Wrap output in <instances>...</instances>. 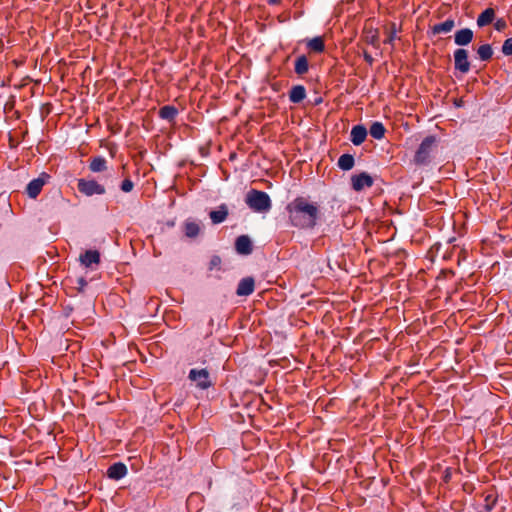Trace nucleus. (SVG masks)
Wrapping results in <instances>:
<instances>
[{"mask_svg": "<svg viewBox=\"0 0 512 512\" xmlns=\"http://www.w3.org/2000/svg\"><path fill=\"white\" fill-rule=\"evenodd\" d=\"M285 210L290 225L299 230L314 229L321 217L319 203L312 201L309 196H297L286 205Z\"/></svg>", "mask_w": 512, "mask_h": 512, "instance_id": "f257e3e1", "label": "nucleus"}, {"mask_svg": "<svg viewBox=\"0 0 512 512\" xmlns=\"http://www.w3.org/2000/svg\"><path fill=\"white\" fill-rule=\"evenodd\" d=\"M438 140L434 135L426 136L415 151L413 162L416 166H427L431 163L437 148Z\"/></svg>", "mask_w": 512, "mask_h": 512, "instance_id": "f03ea898", "label": "nucleus"}, {"mask_svg": "<svg viewBox=\"0 0 512 512\" xmlns=\"http://www.w3.org/2000/svg\"><path fill=\"white\" fill-rule=\"evenodd\" d=\"M245 202L253 211L258 213L268 212L272 206L269 195L256 189H251L247 193Z\"/></svg>", "mask_w": 512, "mask_h": 512, "instance_id": "7ed1b4c3", "label": "nucleus"}, {"mask_svg": "<svg viewBox=\"0 0 512 512\" xmlns=\"http://www.w3.org/2000/svg\"><path fill=\"white\" fill-rule=\"evenodd\" d=\"M188 379L199 390H207L214 386V381L207 368H192L188 373Z\"/></svg>", "mask_w": 512, "mask_h": 512, "instance_id": "20e7f679", "label": "nucleus"}, {"mask_svg": "<svg viewBox=\"0 0 512 512\" xmlns=\"http://www.w3.org/2000/svg\"><path fill=\"white\" fill-rule=\"evenodd\" d=\"M77 189L82 195L87 197H91L94 195H104L106 193L105 186L94 179H78Z\"/></svg>", "mask_w": 512, "mask_h": 512, "instance_id": "39448f33", "label": "nucleus"}, {"mask_svg": "<svg viewBox=\"0 0 512 512\" xmlns=\"http://www.w3.org/2000/svg\"><path fill=\"white\" fill-rule=\"evenodd\" d=\"M50 175L42 172L37 178L31 180L26 186V193L31 199H36L45 184L50 180Z\"/></svg>", "mask_w": 512, "mask_h": 512, "instance_id": "423d86ee", "label": "nucleus"}, {"mask_svg": "<svg viewBox=\"0 0 512 512\" xmlns=\"http://www.w3.org/2000/svg\"><path fill=\"white\" fill-rule=\"evenodd\" d=\"M454 68L455 70L466 74L470 70V62L468 60V51L464 48H458L454 51Z\"/></svg>", "mask_w": 512, "mask_h": 512, "instance_id": "0eeeda50", "label": "nucleus"}, {"mask_svg": "<svg viewBox=\"0 0 512 512\" xmlns=\"http://www.w3.org/2000/svg\"><path fill=\"white\" fill-rule=\"evenodd\" d=\"M373 183V178L366 172L351 177L352 188L357 192L362 191L366 187H371Z\"/></svg>", "mask_w": 512, "mask_h": 512, "instance_id": "6e6552de", "label": "nucleus"}, {"mask_svg": "<svg viewBox=\"0 0 512 512\" xmlns=\"http://www.w3.org/2000/svg\"><path fill=\"white\" fill-rule=\"evenodd\" d=\"M235 250L240 255H249L253 251V244L248 235H240L235 241Z\"/></svg>", "mask_w": 512, "mask_h": 512, "instance_id": "1a4fd4ad", "label": "nucleus"}, {"mask_svg": "<svg viewBox=\"0 0 512 512\" xmlns=\"http://www.w3.org/2000/svg\"><path fill=\"white\" fill-rule=\"evenodd\" d=\"M455 27V20L453 18H448L444 22L434 24L430 26L428 34L433 36L440 34H447L451 32Z\"/></svg>", "mask_w": 512, "mask_h": 512, "instance_id": "9d476101", "label": "nucleus"}, {"mask_svg": "<svg viewBox=\"0 0 512 512\" xmlns=\"http://www.w3.org/2000/svg\"><path fill=\"white\" fill-rule=\"evenodd\" d=\"M474 37V32L470 28H462L454 34V43L458 46L469 45Z\"/></svg>", "mask_w": 512, "mask_h": 512, "instance_id": "9b49d317", "label": "nucleus"}, {"mask_svg": "<svg viewBox=\"0 0 512 512\" xmlns=\"http://www.w3.org/2000/svg\"><path fill=\"white\" fill-rule=\"evenodd\" d=\"M255 281L253 277H245L238 283L236 294L238 296H249L254 292Z\"/></svg>", "mask_w": 512, "mask_h": 512, "instance_id": "f8f14e48", "label": "nucleus"}, {"mask_svg": "<svg viewBox=\"0 0 512 512\" xmlns=\"http://www.w3.org/2000/svg\"><path fill=\"white\" fill-rule=\"evenodd\" d=\"M127 467L122 462L112 464L107 470V477L112 480H120L127 475Z\"/></svg>", "mask_w": 512, "mask_h": 512, "instance_id": "ddd939ff", "label": "nucleus"}, {"mask_svg": "<svg viewBox=\"0 0 512 512\" xmlns=\"http://www.w3.org/2000/svg\"><path fill=\"white\" fill-rule=\"evenodd\" d=\"M367 137V129L363 125H355L351 129L350 140L355 146L361 145Z\"/></svg>", "mask_w": 512, "mask_h": 512, "instance_id": "4468645a", "label": "nucleus"}, {"mask_svg": "<svg viewBox=\"0 0 512 512\" xmlns=\"http://www.w3.org/2000/svg\"><path fill=\"white\" fill-rule=\"evenodd\" d=\"M88 168L93 173L104 172L107 170V160L103 156L91 157Z\"/></svg>", "mask_w": 512, "mask_h": 512, "instance_id": "2eb2a0df", "label": "nucleus"}, {"mask_svg": "<svg viewBox=\"0 0 512 512\" xmlns=\"http://www.w3.org/2000/svg\"><path fill=\"white\" fill-rule=\"evenodd\" d=\"M80 261L85 267L100 263V253L97 250H87L80 255Z\"/></svg>", "mask_w": 512, "mask_h": 512, "instance_id": "dca6fc26", "label": "nucleus"}, {"mask_svg": "<svg viewBox=\"0 0 512 512\" xmlns=\"http://www.w3.org/2000/svg\"><path fill=\"white\" fill-rule=\"evenodd\" d=\"M210 219L213 224H219L226 220L228 216V207L226 204H221L217 210L209 213Z\"/></svg>", "mask_w": 512, "mask_h": 512, "instance_id": "f3484780", "label": "nucleus"}, {"mask_svg": "<svg viewBox=\"0 0 512 512\" xmlns=\"http://www.w3.org/2000/svg\"><path fill=\"white\" fill-rule=\"evenodd\" d=\"M306 46L307 49L313 53H322L325 51V42L321 36L306 40Z\"/></svg>", "mask_w": 512, "mask_h": 512, "instance_id": "a211bd4d", "label": "nucleus"}, {"mask_svg": "<svg viewBox=\"0 0 512 512\" xmlns=\"http://www.w3.org/2000/svg\"><path fill=\"white\" fill-rule=\"evenodd\" d=\"M306 98V89L303 85H295L289 91V100L292 103H300Z\"/></svg>", "mask_w": 512, "mask_h": 512, "instance_id": "6ab92c4d", "label": "nucleus"}, {"mask_svg": "<svg viewBox=\"0 0 512 512\" xmlns=\"http://www.w3.org/2000/svg\"><path fill=\"white\" fill-rule=\"evenodd\" d=\"M178 115V109L172 105H165L159 109V117L167 120L174 121Z\"/></svg>", "mask_w": 512, "mask_h": 512, "instance_id": "aec40b11", "label": "nucleus"}, {"mask_svg": "<svg viewBox=\"0 0 512 512\" xmlns=\"http://www.w3.org/2000/svg\"><path fill=\"white\" fill-rule=\"evenodd\" d=\"M495 17V11L493 8L485 9L477 18V25L479 27H484L492 23Z\"/></svg>", "mask_w": 512, "mask_h": 512, "instance_id": "412c9836", "label": "nucleus"}, {"mask_svg": "<svg viewBox=\"0 0 512 512\" xmlns=\"http://www.w3.org/2000/svg\"><path fill=\"white\" fill-rule=\"evenodd\" d=\"M309 70V62H308V59L305 55H301L299 56L296 60H295V64H294V71L297 75L299 76H302L304 74H306Z\"/></svg>", "mask_w": 512, "mask_h": 512, "instance_id": "4be33fe9", "label": "nucleus"}, {"mask_svg": "<svg viewBox=\"0 0 512 512\" xmlns=\"http://www.w3.org/2000/svg\"><path fill=\"white\" fill-rule=\"evenodd\" d=\"M338 167L344 171L351 170L355 165V160L351 154H343L338 159Z\"/></svg>", "mask_w": 512, "mask_h": 512, "instance_id": "5701e85b", "label": "nucleus"}, {"mask_svg": "<svg viewBox=\"0 0 512 512\" xmlns=\"http://www.w3.org/2000/svg\"><path fill=\"white\" fill-rule=\"evenodd\" d=\"M201 231L199 223L195 221H186L184 224V233L189 238H195Z\"/></svg>", "mask_w": 512, "mask_h": 512, "instance_id": "b1692460", "label": "nucleus"}, {"mask_svg": "<svg viewBox=\"0 0 512 512\" xmlns=\"http://www.w3.org/2000/svg\"><path fill=\"white\" fill-rule=\"evenodd\" d=\"M385 132H386V129H385L384 125L378 121L373 122L369 129L370 135L377 140L382 139L385 135Z\"/></svg>", "mask_w": 512, "mask_h": 512, "instance_id": "393cba45", "label": "nucleus"}, {"mask_svg": "<svg viewBox=\"0 0 512 512\" xmlns=\"http://www.w3.org/2000/svg\"><path fill=\"white\" fill-rule=\"evenodd\" d=\"M477 55L481 61H489L493 56V49L490 44H483L478 47Z\"/></svg>", "mask_w": 512, "mask_h": 512, "instance_id": "a878e982", "label": "nucleus"}, {"mask_svg": "<svg viewBox=\"0 0 512 512\" xmlns=\"http://www.w3.org/2000/svg\"><path fill=\"white\" fill-rule=\"evenodd\" d=\"M397 26L395 23H391L388 29V36L385 39L384 43L393 44V41L397 38Z\"/></svg>", "mask_w": 512, "mask_h": 512, "instance_id": "bb28decb", "label": "nucleus"}, {"mask_svg": "<svg viewBox=\"0 0 512 512\" xmlns=\"http://www.w3.org/2000/svg\"><path fill=\"white\" fill-rule=\"evenodd\" d=\"M496 502H497V497L493 494H488L486 497H485V508L487 511H491L495 505H496Z\"/></svg>", "mask_w": 512, "mask_h": 512, "instance_id": "cd10ccee", "label": "nucleus"}, {"mask_svg": "<svg viewBox=\"0 0 512 512\" xmlns=\"http://www.w3.org/2000/svg\"><path fill=\"white\" fill-rule=\"evenodd\" d=\"M133 188H134V183L129 178L124 179L120 185V189L125 193L131 192L133 190Z\"/></svg>", "mask_w": 512, "mask_h": 512, "instance_id": "c85d7f7f", "label": "nucleus"}, {"mask_svg": "<svg viewBox=\"0 0 512 512\" xmlns=\"http://www.w3.org/2000/svg\"><path fill=\"white\" fill-rule=\"evenodd\" d=\"M502 53L505 55V56H510L512 55V37L511 38H508L504 41L503 45H502Z\"/></svg>", "mask_w": 512, "mask_h": 512, "instance_id": "c756f323", "label": "nucleus"}, {"mask_svg": "<svg viewBox=\"0 0 512 512\" xmlns=\"http://www.w3.org/2000/svg\"><path fill=\"white\" fill-rule=\"evenodd\" d=\"M221 258L218 255H214L211 257L209 262V270H213L214 268H220L221 265Z\"/></svg>", "mask_w": 512, "mask_h": 512, "instance_id": "7c9ffc66", "label": "nucleus"}, {"mask_svg": "<svg viewBox=\"0 0 512 512\" xmlns=\"http://www.w3.org/2000/svg\"><path fill=\"white\" fill-rule=\"evenodd\" d=\"M367 43L376 46L378 43V34L376 32L371 33V35L366 36Z\"/></svg>", "mask_w": 512, "mask_h": 512, "instance_id": "2f4dec72", "label": "nucleus"}, {"mask_svg": "<svg viewBox=\"0 0 512 512\" xmlns=\"http://www.w3.org/2000/svg\"><path fill=\"white\" fill-rule=\"evenodd\" d=\"M507 24L503 18L497 19L494 23V27L497 31H502L506 28Z\"/></svg>", "mask_w": 512, "mask_h": 512, "instance_id": "473e14b6", "label": "nucleus"}, {"mask_svg": "<svg viewBox=\"0 0 512 512\" xmlns=\"http://www.w3.org/2000/svg\"><path fill=\"white\" fill-rule=\"evenodd\" d=\"M363 58L365 60L366 63H368L369 65H372L373 62H374V59L373 57L371 56V54H369L368 52L364 51L363 53Z\"/></svg>", "mask_w": 512, "mask_h": 512, "instance_id": "72a5a7b5", "label": "nucleus"}, {"mask_svg": "<svg viewBox=\"0 0 512 512\" xmlns=\"http://www.w3.org/2000/svg\"><path fill=\"white\" fill-rule=\"evenodd\" d=\"M77 283L80 285V290L82 291L84 289V287L87 285V281L83 278V277H80L78 280H77Z\"/></svg>", "mask_w": 512, "mask_h": 512, "instance_id": "f704fd0d", "label": "nucleus"}, {"mask_svg": "<svg viewBox=\"0 0 512 512\" xmlns=\"http://www.w3.org/2000/svg\"><path fill=\"white\" fill-rule=\"evenodd\" d=\"M267 3L269 5H280L281 4V0H267Z\"/></svg>", "mask_w": 512, "mask_h": 512, "instance_id": "c9c22d12", "label": "nucleus"}, {"mask_svg": "<svg viewBox=\"0 0 512 512\" xmlns=\"http://www.w3.org/2000/svg\"><path fill=\"white\" fill-rule=\"evenodd\" d=\"M321 102H322V98H321V97H319V98H316V99H315L314 104H315V105H318V104H320Z\"/></svg>", "mask_w": 512, "mask_h": 512, "instance_id": "e433bc0d", "label": "nucleus"}, {"mask_svg": "<svg viewBox=\"0 0 512 512\" xmlns=\"http://www.w3.org/2000/svg\"><path fill=\"white\" fill-rule=\"evenodd\" d=\"M193 498H194V496H193V495L189 496V498H188V502H191Z\"/></svg>", "mask_w": 512, "mask_h": 512, "instance_id": "4c0bfd02", "label": "nucleus"}]
</instances>
